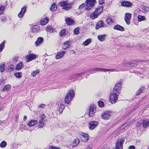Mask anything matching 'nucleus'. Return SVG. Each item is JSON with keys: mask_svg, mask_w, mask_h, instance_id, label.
I'll return each instance as SVG.
<instances>
[{"mask_svg": "<svg viewBox=\"0 0 149 149\" xmlns=\"http://www.w3.org/2000/svg\"><path fill=\"white\" fill-rule=\"evenodd\" d=\"M140 125V123L139 124V125H137V126H139Z\"/></svg>", "mask_w": 149, "mask_h": 149, "instance_id": "774afa93", "label": "nucleus"}, {"mask_svg": "<svg viewBox=\"0 0 149 149\" xmlns=\"http://www.w3.org/2000/svg\"><path fill=\"white\" fill-rule=\"evenodd\" d=\"M6 17L4 16L2 17L1 18V20L3 21H5L6 20Z\"/></svg>", "mask_w": 149, "mask_h": 149, "instance_id": "bf43d9fd", "label": "nucleus"}, {"mask_svg": "<svg viewBox=\"0 0 149 149\" xmlns=\"http://www.w3.org/2000/svg\"><path fill=\"white\" fill-rule=\"evenodd\" d=\"M59 34L61 36L65 35V29L62 30L60 32Z\"/></svg>", "mask_w": 149, "mask_h": 149, "instance_id": "37998d69", "label": "nucleus"}, {"mask_svg": "<svg viewBox=\"0 0 149 149\" xmlns=\"http://www.w3.org/2000/svg\"><path fill=\"white\" fill-rule=\"evenodd\" d=\"M125 65L126 67H135L136 66V64L129 63L128 62L125 63Z\"/></svg>", "mask_w": 149, "mask_h": 149, "instance_id": "cd10ccee", "label": "nucleus"}, {"mask_svg": "<svg viewBox=\"0 0 149 149\" xmlns=\"http://www.w3.org/2000/svg\"><path fill=\"white\" fill-rule=\"evenodd\" d=\"M74 95V92L73 90L69 91L65 96V102L68 104Z\"/></svg>", "mask_w": 149, "mask_h": 149, "instance_id": "20e7f679", "label": "nucleus"}, {"mask_svg": "<svg viewBox=\"0 0 149 149\" xmlns=\"http://www.w3.org/2000/svg\"><path fill=\"white\" fill-rule=\"evenodd\" d=\"M106 36V34H104L102 35H100L97 36V38L100 41H103L104 40Z\"/></svg>", "mask_w": 149, "mask_h": 149, "instance_id": "a878e982", "label": "nucleus"}, {"mask_svg": "<svg viewBox=\"0 0 149 149\" xmlns=\"http://www.w3.org/2000/svg\"><path fill=\"white\" fill-rule=\"evenodd\" d=\"M131 14L130 13H127L125 14L124 19L126 24L129 25L130 24Z\"/></svg>", "mask_w": 149, "mask_h": 149, "instance_id": "9d476101", "label": "nucleus"}, {"mask_svg": "<svg viewBox=\"0 0 149 149\" xmlns=\"http://www.w3.org/2000/svg\"><path fill=\"white\" fill-rule=\"evenodd\" d=\"M115 29L117 30H118L120 31H124V29Z\"/></svg>", "mask_w": 149, "mask_h": 149, "instance_id": "052dcab7", "label": "nucleus"}, {"mask_svg": "<svg viewBox=\"0 0 149 149\" xmlns=\"http://www.w3.org/2000/svg\"><path fill=\"white\" fill-rule=\"evenodd\" d=\"M46 31L47 33H54L55 32L54 31V29H46Z\"/></svg>", "mask_w": 149, "mask_h": 149, "instance_id": "58836bf2", "label": "nucleus"}, {"mask_svg": "<svg viewBox=\"0 0 149 149\" xmlns=\"http://www.w3.org/2000/svg\"><path fill=\"white\" fill-rule=\"evenodd\" d=\"M26 6H24L22 8L21 11L18 15L19 17H22L23 16L26 11Z\"/></svg>", "mask_w": 149, "mask_h": 149, "instance_id": "ddd939ff", "label": "nucleus"}, {"mask_svg": "<svg viewBox=\"0 0 149 149\" xmlns=\"http://www.w3.org/2000/svg\"><path fill=\"white\" fill-rule=\"evenodd\" d=\"M36 58V55L33 54H31L27 55L26 56V61L27 62H29L35 59Z\"/></svg>", "mask_w": 149, "mask_h": 149, "instance_id": "1a4fd4ad", "label": "nucleus"}, {"mask_svg": "<svg viewBox=\"0 0 149 149\" xmlns=\"http://www.w3.org/2000/svg\"><path fill=\"white\" fill-rule=\"evenodd\" d=\"M80 142V140L77 138H76L73 141V143L72 146V147H74L75 146H77Z\"/></svg>", "mask_w": 149, "mask_h": 149, "instance_id": "b1692460", "label": "nucleus"}, {"mask_svg": "<svg viewBox=\"0 0 149 149\" xmlns=\"http://www.w3.org/2000/svg\"><path fill=\"white\" fill-rule=\"evenodd\" d=\"M5 65L3 63L0 64V70L1 72H3L5 70Z\"/></svg>", "mask_w": 149, "mask_h": 149, "instance_id": "72a5a7b5", "label": "nucleus"}, {"mask_svg": "<svg viewBox=\"0 0 149 149\" xmlns=\"http://www.w3.org/2000/svg\"><path fill=\"white\" fill-rule=\"evenodd\" d=\"M59 111L61 113L62 112L63 109L65 108V106L64 105L61 104L60 105L59 107Z\"/></svg>", "mask_w": 149, "mask_h": 149, "instance_id": "4c0bfd02", "label": "nucleus"}, {"mask_svg": "<svg viewBox=\"0 0 149 149\" xmlns=\"http://www.w3.org/2000/svg\"><path fill=\"white\" fill-rule=\"evenodd\" d=\"M70 41H67L64 42L62 45V47L64 49H66L67 48L70 46Z\"/></svg>", "mask_w": 149, "mask_h": 149, "instance_id": "f3484780", "label": "nucleus"}, {"mask_svg": "<svg viewBox=\"0 0 149 149\" xmlns=\"http://www.w3.org/2000/svg\"><path fill=\"white\" fill-rule=\"evenodd\" d=\"M80 138L82 141L84 142H87L89 139V136L86 133L82 132L81 134Z\"/></svg>", "mask_w": 149, "mask_h": 149, "instance_id": "6e6552de", "label": "nucleus"}, {"mask_svg": "<svg viewBox=\"0 0 149 149\" xmlns=\"http://www.w3.org/2000/svg\"><path fill=\"white\" fill-rule=\"evenodd\" d=\"M143 127L144 128H146L147 127L149 126V121L147 120H143L142 122Z\"/></svg>", "mask_w": 149, "mask_h": 149, "instance_id": "393cba45", "label": "nucleus"}, {"mask_svg": "<svg viewBox=\"0 0 149 149\" xmlns=\"http://www.w3.org/2000/svg\"><path fill=\"white\" fill-rule=\"evenodd\" d=\"M103 7V6H101L96 9L94 12L96 14H97V15H98L102 11Z\"/></svg>", "mask_w": 149, "mask_h": 149, "instance_id": "5701e85b", "label": "nucleus"}, {"mask_svg": "<svg viewBox=\"0 0 149 149\" xmlns=\"http://www.w3.org/2000/svg\"><path fill=\"white\" fill-rule=\"evenodd\" d=\"M96 3V0H86L85 1V10H91L95 6Z\"/></svg>", "mask_w": 149, "mask_h": 149, "instance_id": "7ed1b4c3", "label": "nucleus"}, {"mask_svg": "<svg viewBox=\"0 0 149 149\" xmlns=\"http://www.w3.org/2000/svg\"><path fill=\"white\" fill-rule=\"evenodd\" d=\"M27 118V117L26 116H24V121H26Z\"/></svg>", "mask_w": 149, "mask_h": 149, "instance_id": "0e129e2a", "label": "nucleus"}, {"mask_svg": "<svg viewBox=\"0 0 149 149\" xmlns=\"http://www.w3.org/2000/svg\"><path fill=\"white\" fill-rule=\"evenodd\" d=\"M44 105L43 104H42L41 105L39 106L38 107L43 109L44 108V107H43V106Z\"/></svg>", "mask_w": 149, "mask_h": 149, "instance_id": "680f3d73", "label": "nucleus"}, {"mask_svg": "<svg viewBox=\"0 0 149 149\" xmlns=\"http://www.w3.org/2000/svg\"><path fill=\"white\" fill-rule=\"evenodd\" d=\"M14 68L13 66L12 65L11 66H9L8 68L7 71L8 72H11L14 70Z\"/></svg>", "mask_w": 149, "mask_h": 149, "instance_id": "79ce46f5", "label": "nucleus"}, {"mask_svg": "<svg viewBox=\"0 0 149 149\" xmlns=\"http://www.w3.org/2000/svg\"><path fill=\"white\" fill-rule=\"evenodd\" d=\"M22 73L21 72H17L15 73L14 75L17 78H20L21 77Z\"/></svg>", "mask_w": 149, "mask_h": 149, "instance_id": "2f4dec72", "label": "nucleus"}, {"mask_svg": "<svg viewBox=\"0 0 149 149\" xmlns=\"http://www.w3.org/2000/svg\"><path fill=\"white\" fill-rule=\"evenodd\" d=\"M91 42V38H89L83 42V44L85 46H87Z\"/></svg>", "mask_w": 149, "mask_h": 149, "instance_id": "473e14b6", "label": "nucleus"}, {"mask_svg": "<svg viewBox=\"0 0 149 149\" xmlns=\"http://www.w3.org/2000/svg\"><path fill=\"white\" fill-rule=\"evenodd\" d=\"M40 119L39 121L40 122H43V121L45 118V116L44 115V114H42L41 115V116L40 117Z\"/></svg>", "mask_w": 149, "mask_h": 149, "instance_id": "a18cd8bd", "label": "nucleus"}, {"mask_svg": "<svg viewBox=\"0 0 149 149\" xmlns=\"http://www.w3.org/2000/svg\"><path fill=\"white\" fill-rule=\"evenodd\" d=\"M19 58V56H15L12 59L13 61L14 62H17Z\"/></svg>", "mask_w": 149, "mask_h": 149, "instance_id": "49530a36", "label": "nucleus"}, {"mask_svg": "<svg viewBox=\"0 0 149 149\" xmlns=\"http://www.w3.org/2000/svg\"><path fill=\"white\" fill-rule=\"evenodd\" d=\"M34 26L36 27L35 28H37L38 27H40V26H39V24H38V25L36 24V25H34Z\"/></svg>", "mask_w": 149, "mask_h": 149, "instance_id": "e2e57ef3", "label": "nucleus"}, {"mask_svg": "<svg viewBox=\"0 0 149 149\" xmlns=\"http://www.w3.org/2000/svg\"><path fill=\"white\" fill-rule=\"evenodd\" d=\"M98 123L97 121H93L89 122V128L91 130L94 129L98 125Z\"/></svg>", "mask_w": 149, "mask_h": 149, "instance_id": "0eeeda50", "label": "nucleus"}, {"mask_svg": "<svg viewBox=\"0 0 149 149\" xmlns=\"http://www.w3.org/2000/svg\"><path fill=\"white\" fill-rule=\"evenodd\" d=\"M40 72L39 69H37L35 71H33L31 73V76L33 77H35L36 75L38 74Z\"/></svg>", "mask_w": 149, "mask_h": 149, "instance_id": "bb28decb", "label": "nucleus"}, {"mask_svg": "<svg viewBox=\"0 0 149 149\" xmlns=\"http://www.w3.org/2000/svg\"><path fill=\"white\" fill-rule=\"evenodd\" d=\"M98 16L97 14L94 12L91 13L90 17L91 19H93L97 18Z\"/></svg>", "mask_w": 149, "mask_h": 149, "instance_id": "c85d7f7f", "label": "nucleus"}, {"mask_svg": "<svg viewBox=\"0 0 149 149\" xmlns=\"http://www.w3.org/2000/svg\"><path fill=\"white\" fill-rule=\"evenodd\" d=\"M104 0H99V3L100 5H102L104 3Z\"/></svg>", "mask_w": 149, "mask_h": 149, "instance_id": "6e6d98bb", "label": "nucleus"}, {"mask_svg": "<svg viewBox=\"0 0 149 149\" xmlns=\"http://www.w3.org/2000/svg\"><path fill=\"white\" fill-rule=\"evenodd\" d=\"M143 91V89L141 88H140L139 89L138 91L136 93V95H138L140 94Z\"/></svg>", "mask_w": 149, "mask_h": 149, "instance_id": "09e8293b", "label": "nucleus"}, {"mask_svg": "<svg viewBox=\"0 0 149 149\" xmlns=\"http://www.w3.org/2000/svg\"><path fill=\"white\" fill-rule=\"evenodd\" d=\"M5 6L3 5H2L0 7V15L3 14L5 9Z\"/></svg>", "mask_w": 149, "mask_h": 149, "instance_id": "c9c22d12", "label": "nucleus"}, {"mask_svg": "<svg viewBox=\"0 0 149 149\" xmlns=\"http://www.w3.org/2000/svg\"><path fill=\"white\" fill-rule=\"evenodd\" d=\"M7 145L6 142L4 141H3L0 144V147L1 148H4Z\"/></svg>", "mask_w": 149, "mask_h": 149, "instance_id": "ea45409f", "label": "nucleus"}, {"mask_svg": "<svg viewBox=\"0 0 149 149\" xmlns=\"http://www.w3.org/2000/svg\"><path fill=\"white\" fill-rule=\"evenodd\" d=\"M82 73L78 74H76L75 76L77 78H78L82 76Z\"/></svg>", "mask_w": 149, "mask_h": 149, "instance_id": "5fc2aeb1", "label": "nucleus"}, {"mask_svg": "<svg viewBox=\"0 0 149 149\" xmlns=\"http://www.w3.org/2000/svg\"><path fill=\"white\" fill-rule=\"evenodd\" d=\"M135 146H131L129 147L128 149H135Z\"/></svg>", "mask_w": 149, "mask_h": 149, "instance_id": "13d9d810", "label": "nucleus"}, {"mask_svg": "<svg viewBox=\"0 0 149 149\" xmlns=\"http://www.w3.org/2000/svg\"><path fill=\"white\" fill-rule=\"evenodd\" d=\"M43 41V39L42 37H39L37 39V41L35 42V44L36 46H39Z\"/></svg>", "mask_w": 149, "mask_h": 149, "instance_id": "a211bd4d", "label": "nucleus"}, {"mask_svg": "<svg viewBox=\"0 0 149 149\" xmlns=\"http://www.w3.org/2000/svg\"><path fill=\"white\" fill-rule=\"evenodd\" d=\"M74 32L75 34H78L79 32V29H74Z\"/></svg>", "mask_w": 149, "mask_h": 149, "instance_id": "8fccbe9b", "label": "nucleus"}, {"mask_svg": "<svg viewBox=\"0 0 149 149\" xmlns=\"http://www.w3.org/2000/svg\"><path fill=\"white\" fill-rule=\"evenodd\" d=\"M10 88V86L9 85H8L4 86L3 90L4 91H7Z\"/></svg>", "mask_w": 149, "mask_h": 149, "instance_id": "a19ab883", "label": "nucleus"}, {"mask_svg": "<svg viewBox=\"0 0 149 149\" xmlns=\"http://www.w3.org/2000/svg\"><path fill=\"white\" fill-rule=\"evenodd\" d=\"M66 22L68 25H71L74 23V20L70 18H67L65 19Z\"/></svg>", "mask_w": 149, "mask_h": 149, "instance_id": "dca6fc26", "label": "nucleus"}, {"mask_svg": "<svg viewBox=\"0 0 149 149\" xmlns=\"http://www.w3.org/2000/svg\"><path fill=\"white\" fill-rule=\"evenodd\" d=\"M96 111V109L94 106H90L89 109V114L90 116L93 117Z\"/></svg>", "mask_w": 149, "mask_h": 149, "instance_id": "9b49d317", "label": "nucleus"}, {"mask_svg": "<svg viewBox=\"0 0 149 149\" xmlns=\"http://www.w3.org/2000/svg\"><path fill=\"white\" fill-rule=\"evenodd\" d=\"M65 53V51H62L61 52L58 53L56 56V59H59L61 58Z\"/></svg>", "mask_w": 149, "mask_h": 149, "instance_id": "4be33fe9", "label": "nucleus"}, {"mask_svg": "<svg viewBox=\"0 0 149 149\" xmlns=\"http://www.w3.org/2000/svg\"><path fill=\"white\" fill-rule=\"evenodd\" d=\"M49 21V18L46 17L42 19L40 22V25H44L46 24Z\"/></svg>", "mask_w": 149, "mask_h": 149, "instance_id": "6ab92c4d", "label": "nucleus"}, {"mask_svg": "<svg viewBox=\"0 0 149 149\" xmlns=\"http://www.w3.org/2000/svg\"><path fill=\"white\" fill-rule=\"evenodd\" d=\"M122 81L118 82L115 85L113 88V92L110 94L109 96V101L112 104H113L116 102L118 99V95L120 94V91L121 87Z\"/></svg>", "mask_w": 149, "mask_h": 149, "instance_id": "f257e3e1", "label": "nucleus"}, {"mask_svg": "<svg viewBox=\"0 0 149 149\" xmlns=\"http://www.w3.org/2000/svg\"><path fill=\"white\" fill-rule=\"evenodd\" d=\"M121 6L127 7H130L132 5V3L129 1H124L121 3Z\"/></svg>", "mask_w": 149, "mask_h": 149, "instance_id": "4468645a", "label": "nucleus"}, {"mask_svg": "<svg viewBox=\"0 0 149 149\" xmlns=\"http://www.w3.org/2000/svg\"><path fill=\"white\" fill-rule=\"evenodd\" d=\"M114 71V70L112 69H104L100 68H92L91 69L90 72L91 73H94L96 72L102 71L103 72H105L108 71Z\"/></svg>", "mask_w": 149, "mask_h": 149, "instance_id": "423d86ee", "label": "nucleus"}, {"mask_svg": "<svg viewBox=\"0 0 149 149\" xmlns=\"http://www.w3.org/2000/svg\"><path fill=\"white\" fill-rule=\"evenodd\" d=\"M5 42V40H3L0 45V52H2L3 48L4 47V44Z\"/></svg>", "mask_w": 149, "mask_h": 149, "instance_id": "e433bc0d", "label": "nucleus"}, {"mask_svg": "<svg viewBox=\"0 0 149 149\" xmlns=\"http://www.w3.org/2000/svg\"><path fill=\"white\" fill-rule=\"evenodd\" d=\"M22 62H21L17 65L15 68V69L17 70H20L22 68Z\"/></svg>", "mask_w": 149, "mask_h": 149, "instance_id": "7c9ffc66", "label": "nucleus"}, {"mask_svg": "<svg viewBox=\"0 0 149 149\" xmlns=\"http://www.w3.org/2000/svg\"><path fill=\"white\" fill-rule=\"evenodd\" d=\"M113 28H123V27L120 25H117L115 26H114Z\"/></svg>", "mask_w": 149, "mask_h": 149, "instance_id": "4d7b16f0", "label": "nucleus"}, {"mask_svg": "<svg viewBox=\"0 0 149 149\" xmlns=\"http://www.w3.org/2000/svg\"><path fill=\"white\" fill-rule=\"evenodd\" d=\"M40 31L39 29H32L31 31L32 32L36 33Z\"/></svg>", "mask_w": 149, "mask_h": 149, "instance_id": "de8ad7c7", "label": "nucleus"}, {"mask_svg": "<svg viewBox=\"0 0 149 149\" xmlns=\"http://www.w3.org/2000/svg\"><path fill=\"white\" fill-rule=\"evenodd\" d=\"M44 125V122H40L39 121L38 127L40 128L42 127Z\"/></svg>", "mask_w": 149, "mask_h": 149, "instance_id": "3c124183", "label": "nucleus"}, {"mask_svg": "<svg viewBox=\"0 0 149 149\" xmlns=\"http://www.w3.org/2000/svg\"><path fill=\"white\" fill-rule=\"evenodd\" d=\"M139 21H141L146 20L145 17L141 15H138L137 17Z\"/></svg>", "mask_w": 149, "mask_h": 149, "instance_id": "f704fd0d", "label": "nucleus"}, {"mask_svg": "<svg viewBox=\"0 0 149 149\" xmlns=\"http://www.w3.org/2000/svg\"><path fill=\"white\" fill-rule=\"evenodd\" d=\"M57 9V7L55 3L52 4L50 8V10L52 11H54L56 10Z\"/></svg>", "mask_w": 149, "mask_h": 149, "instance_id": "c756f323", "label": "nucleus"}, {"mask_svg": "<svg viewBox=\"0 0 149 149\" xmlns=\"http://www.w3.org/2000/svg\"><path fill=\"white\" fill-rule=\"evenodd\" d=\"M124 141L123 138L117 140L116 142V149H123V144Z\"/></svg>", "mask_w": 149, "mask_h": 149, "instance_id": "39448f33", "label": "nucleus"}, {"mask_svg": "<svg viewBox=\"0 0 149 149\" xmlns=\"http://www.w3.org/2000/svg\"><path fill=\"white\" fill-rule=\"evenodd\" d=\"M85 6V4L84 3H82L81 5L79 6L78 9L79 10H81Z\"/></svg>", "mask_w": 149, "mask_h": 149, "instance_id": "864d4df0", "label": "nucleus"}, {"mask_svg": "<svg viewBox=\"0 0 149 149\" xmlns=\"http://www.w3.org/2000/svg\"><path fill=\"white\" fill-rule=\"evenodd\" d=\"M91 148L90 146H88L86 148V149H91Z\"/></svg>", "mask_w": 149, "mask_h": 149, "instance_id": "69168bd1", "label": "nucleus"}, {"mask_svg": "<svg viewBox=\"0 0 149 149\" xmlns=\"http://www.w3.org/2000/svg\"><path fill=\"white\" fill-rule=\"evenodd\" d=\"M73 1L68 2V0L65 1L63 2H59L58 5L62 7V9H64L66 10H70L72 8V6L74 3Z\"/></svg>", "mask_w": 149, "mask_h": 149, "instance_id": "f03ea898", "label": "nucleus"}, {"mask_svg": "<svg viewBox=\"0 0 149 149\" xmlns=\"http://www.w3.org/2000/svg\"><path fill=\"white\" fill-rule=\"evenodd\" d=\"M106 21L107 23L111 26L114 25V22L112 20V19L110 17H108L106 19Z\"/></svg>", "mask_w": 149, "mask_h": 149, "instance_id": "412c9836", "label": "nucleus"}, {"mask_svg": "<svg viewBox=\"0 0 149 149\" xmlns=\"http://www.w3.org/2000/svg\"><path fill=\"white\" fill-rule=\"evenodd\" d=\"M3 121H0V125L2 123H3Z\"/></svg>", "mask_w": 149, "mask_h": 149, "instance_id": "338daca9", "label": "nucleus"}, {"mask_svg": "<svg viewBox=\"0 0 149 149\" xmlns=\"http://www.w3.org/2000/svg\"><path fill=\"white\" fill-rule=\"evenodd\" d=\"M101 116L102 118L107 120L109 119L111 117V115L109 113L107 112H104L102 115Z\"/></svg>", "mask_w": 149, "mask_h": 149, "instance_id": "f8f14e48", "label": "nucleus"}, {"mask_svg": "<svg viewBox=\"0 0 149 149\" xmlns=\"http://www.w3.org/2000/svg\"><path fill=\"white\" fill-rule=\"evenodd\" d=\"M105 27L102 21L100 20L97 23L95 28H100V27Z\"/></svg>", "mask_w": 149, "mask_h": 149, "instance_id": "aec40b11", "label": "nucleus"}, {"mask_svg": "<svg viewBox=\"0 0 149 149\" xmlns=\"http://www.w3.org/2000/svg\"><path fill=\"white\" fill-rule=\"evenodd\" d=\"M49 149H60V148L58 147H54L52 146H50L49 147Z\"/></svg>", "mask_w": 149, "mask_h": 149, "instance_id": "603ef678", "label": "nucleus"}, {"mask_svg": "<svg viewBox=\"0 0 149 149\" xmlns=\"http://www.w3.org/2000/svg\"><path fill=\"white\" fill-rule=\"evenodd\" d=\"M37 123V121L36 120H31L29 121L27 124L29 127L33 126Z\"/></svg>", "mask_w": 149, "mask_h": 149, "instance_id": "2eb2a0df", "label": "nucleus"}, {"mask_svg": "<svg viewBox=\"0 0 149 149\" xmlns=\"http://www.w3.org/2000/svg\"><path fill=\"white\" fill-rule=\"evenodd\" d=\"M98 104L99 106L100 107H102L104 105V103L102 101H98Z\"/></svg>", "mask_w": 149, "mask_h": 149, "instance_id": "c03bdc74", "label": "nucleus"}]
</instances>
